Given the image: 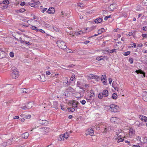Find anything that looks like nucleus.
Masks as SVG:
<instances>
[{"label":"nucleus","mask_w":147,"mask_h":147,"mask_svg":"<svg viewBox=\"0 0 147 147\" xmlns=\"http://www.w3.org/2000/svg\"><path fill=\"white\" fill-rule=\"evenodd\" d=\"M9 55L11 57H13L14 56V53H13V52H10L9 53Z\"/></svg>","instance_id":"41"},{"label":"nucleus","mask_w":147,"mask_h":147,"mask_svg":"<svg viewBox=\"0 0 147 147\" xmlns=\"http://www.w3.org/2000/svg\"><path fill=\"white\" fill-rule=\"evenodd\" d=\"M19 72L17 68H15L12 70V73L11 76L12 78L14 79H16L18 77Z\"/></svg>","instance_id":"2"},{"label":"nucleus","mask_w":147,"mask_h":147,"mask_svg":"<svg viewBox=\"0 0 147 147\" xmlns=\"http://www.w3.org/2000/svg\"><path fill=\"white\" fill-rule=\"evenodd\" d=\"M53 29L55 31L57 32H58L59 31V29L57 28L56 27H54L53 28Z\"/></svg>","instance_id":"49"},{"label":"nucleus","mask_w":147,"mask_h":147,"mask_svg":"<svg viewBox=\"0 0 147 147\" xmlns=\"http://www.w3.org/2000/svg\"><path fill=\"white\" fill-rule=\"evenodd\" d=\"M75 78V75H73L71 77V78H70V80L72 81H73Z\"/></svg>","instance_id":"55"},{"label":"nucleus","mask_w":147,"mask_h":147,"mask_svg":"<svg viewBox=\"0 0 147 147\" xmlns=\"http://www.w3.org/2000/svg\"><path fill=\"white\" fill-rule=\"evenodd\" d=\"M31 117V115H25L24 117L26 119H29Z\"/></svg>","instance_id":"51"},{"label":"nucleus","mask_w":147,"mask_h":147,"mask_svg":"<svg viewBox=\"0 0 147 147\" xmlns=\"http://www.w3.org/2000/svg\"><path fill=\"white\" fill-rule=\"evenodd\" d=\"M110 106V110L112 112H116L119 108L118 106L114 104L111 105Z\"/></svg>","instance_id":"3"},{"label":"nucleus","mask_w":147,"mask_h":147,"mask_svg":"<svg viewBox=\"0 0 147 147\" xmlns=\"http://www.w3.org/2000/svg\"><path fill=\"white\" fill-rule=\"evenodd\" d=\"M37 32H40L42 33H45V31L41 29H38Z\"/></svg>","instance_id":"43"},{"label":"nucleus","mask_w":147,"mask_h":147,"mask_svg":"<svg viewBox=\"0 0 147 147\" xmlns=\"http://www.w3.org/2000/svg\"><path fill=\"white\" fill-rule=\"evenodd\" d=\"M31 28L32 30L36 31L37 32V31L38 29L37 27H36L34 26H32L31 27Z\"/></svg>","instance_id":"32"},{"label":"nucleus","mask_w":147,"mask_h":147,"mask_svg":"<svg viewBox=\"0 0 147 147\" xmlns=\"http://www.w3.org/2000/svg\"><path fill=\"white\" fill-rule=\"evenodd\" d=\"M135 72L138 74H143L144 76H145V73L141 69H139L138 70H136Z\"/></svg>","instance_id":"17"},{"label":"nucleus","mask_w":147,"mask_h":147,"mask_svg":"<svg viewBox=\"0 0 147 147\" xmlns=\"http://www.w3.org/2000/svg\"><path fill=\"white\" fill-rule=\"evenodd\" d=\"M64 91V93L63 94V96L68 97L70 96V94L67 90H66Z\"/></svg>","instance_id":"12"},{"label":"nucleus","mask_w":147,"mask_h":147,"mask_svg":"<svg viewBox=\"0 0 147 147\" xmlns=\"http://www.w3.org/2000/svg\"><path fill=\"white\" fill-rule=\"evenodd\" d=\"M90 93L92 94V95H94V96H95V93L93 90H91L90 91Z\"/></svg>","instance_id":"52"},{"label":"nucleus","mask_w":147,"mask_h":147,"mask_svg":"<svg viewBox=\"0 0 147 147\" xmlns=\"http://www.w3.org/2000/svg\"><path fill=\"white\" fill-rule=\"evenodd\" d=\"M33 103L32 102H29L26 105L28 109L31 108L32 107Z\"/></svg>","instance_id":"18"},{"label":"nucleus","mask_w":147,"mask_h":147,"mask_svg":"<svg viewBox=\"0 0 147 147\" xmlns=\"http://www.w3.org/2000/svg\"><path fill=\"white\" fill-rule=\"evenodd\" d=\"M105 31V29L104 28H101L98 31V34H100L102 32Z\"/></svg>","instance_id":"25"},{"label":"nucleus","mask_w":147,"mask_h":147,"mask_svg":"<svg viewBox=\"0 0 147 147\" xmlns=\"http://www.w3.org/2000/svg\"><path fill=\"white\" fill-rule=\"evenodd\" d=\"M55 12V9L53 7H50L46 12L50 14H53Z\"/></svg>","instance_id":"6"},{"label":"nucleus","mask_w":147,"mask_h":147,"mask_svg":"<svg viewBox=\"0 0 147 147\" xmlns=\"http://www.w3.org/2000/svg\"><path fill=\"white\" fill-rule=\"evenodd\" d=\"M130 51H127L125 53H124L123 55L125 56H127L129 55L130 53Z\"/></svg>","instance_id":"33"},{"label":"nucleus","mask_w":147,"mask_h":147,"mask_svg":"<svg viewBox=\"0 0 147 147\" xmlns=\"http://www.w3.org/2000/svg\"><path fill=\"white\" fill-rule=\"evenodd\" d=\"M124 140V139H122L121 138H119L118 139V140L117 141V142L118 143H119V142H123V141Z\"/></svg>","instance_id":"45"},{"label":"nucleus","mask_w":147,"mask_h":147,"mask_svg":"<svg viewBox=\"0 0 147 147\" xmlns=\"http://www.w3.org/2000/svg\"><path fill=\"white\" fill-rule=\"evenodd\" d=\"M145 125V124L144 123H143V122L140 123L139 122V125H138V127H141L142 125Z\"/></svg>","instance_id":"38"},{"label":"nucleus","mask_w":147,"mask_h":147,"mask_svg":"<svg viewBox=\"0 0 147 147\" xmlns=\"http://www.w3.org/2000/svg\"><path fill=\"white\" fill-rule=\"evenodd\" d=\"M68 110L69 111L72 112L74 111L75 110L74 108L73 107L69 108Z\"/></svg>","instance_id":"29"},{"label":"nucleus","mask_w":147,"mask_h":147,"mask_svg":"<svg viewBox=\"0 0 147 147\" xmlns=\"http://www.w3.org/2000/svg\"><path fill=\"white\" fill-rule=\"evenodd\" d=\"M88 77L90 79H95L97 80H98L99 78V76L94 74L90 75Z\"/></svg>","instance_id":"7"},{"label":"nucleus","mask_w":147,"mask_h":147,"mask_svg":"<svg viewBox=\"0 0 147 147\" xmlns=\"http://www.w3.org/2000/svg\"><path fill=\"white\" fill-rule=\"evenodd\" d=\"M29 5L31 7H34L35 6L34 3H29Z\"/></svg>","instance_id":"57"},{"label":"nucleus","mask_w":147,"mask_h":147,"mask_svg":"<svg viewBox=\"0 0 147 147\" xmlns=\"http://www.w3.org/2000/svg\"><path fill=\"white\" fill-rule=\"evenodd\" d=\"M117 84L115 82L113 81L112 84V86L113 87H115V86H117Z\"/></svg>","instance_id":"35"},{"label":"nucleus","mask_w":147,"mask_h":147,"mask_svg":"<svg viewBox=\"0 0 147 147\" xmlns=\"http://www.w3.org/2000/svg\"><path fill=\"white\" fill-rule=\"evenodd\" d=\"M69 85L68 81L67 80L65 82H63L64 86L65 87H68Z\"/></svg>","instance_id":"24"},{"label":"nucleus","mask_w":147,"mask_h":147,"mask_svg":"<svg viewBox=\"0 0 147 147\" xmlns=\"http://www.w3.org/2000/svg\"><path fill=\"white\" fill-rule=\"evenodd\" d=\"M2 3L4 4L8 5L9 4V3L8 0H5L3 1Z\"/></svg>","instance_id":"27"},{"label":"nucleus","mask_w":147,"mask_h":147,"mask_svg":"<svg viewBox=\"0 0 147 147\" xmlns=\"http://www.w3.org/2000/svg\"><path fill=\"white\" fill-rule=\"evenodd\" d=\"M81 85V83L80 82L78 81L77 83V86L79 87Z\"/></svg>","instance_id":"53"},{"label":"nucleus","mask_w":147,"mask_h":147,"mask_svg":"<svg viewBox=\"0 0 147 147\" xmlns=\"http://www.w3.org/2000/svg\"><path fill=\"white\" fill-rule=\"evenodd\" d=\"M115 8V4H112L110 5L108 8L109 11H113Z\"/></svg>","instance_id":"8"},{"label":"nucleus","mask_w":147,"mask_h":147,"mask_svg":"<svg viewBox=\"0 0 147 147\" xmlns=\"http://www.w3.org/2000/svg\"><path fill=\"white\" fill-rule=\"evenodd\" d=\"M64 138H65L64 137L63 134H61L59 138H58V140L60 141L63 140H64Z\"/></svg>","instance_id":"21"},{"label":"nucleus","mask_w":147,"mask_h":147,"mask_svg":"<svg viewBox=\"0 0 147 147\" xmlns=\"http://www.w3.org/2000/svg\"><path fill=\"white\" fill-rule=\"evenodd\" d=\"M129 61L131 64H132L133 63L134 60L133 58L129 57Z\"/></svg>","instance_id":"31"},{"label":"nucleus","mask_w":147,"mask_h":147,"mask_svg":"<svg viewBox=\"0 0 147 147\" xmlns=\"http://www.w3.org/2000/svg\"><path fill=\"white\" fill-rule=\"evenodd\" d=\"M64 105L62 104H60V107H61V109L63 111H65V109L64 108H63Z\"/></svg>","instance_id":"42"},{"label":"nucleus","mask_w":147,"mask_h":147,"mask_svg":"<svg viewBox=\"0 0 147 147\" xmlns=\"http://www.w3.org/2000/svg\"><path fill=\"white\" fill-rule=\"evenodd\" d=\"M109 81L110 84H111V83L112 82V80L111 78H109Z\"/></svg>","instance_id":"54"},{"label":"nucleus","mask_w":147,"mask_h":147,"mask_svg":"<svg viewBox=\"0 0 147 147\" xmlns=\"http://www.w3.org/2000/svg\"><path fill=\"white\" fill-rule=\"evenodd\" d=\"M112 98L113 99L116 100L117 97V95L116 93H114L112 96Z\"/></svg>","instance_id":"23"},{"label":"nucleus","mask_w":147,"mask_h":147,"mask_svg":"<svg viewBox=\"0 0 147 147\" xmlns=\"http://www.w3.org/2000/svg\"><path fill=\"white\" fill-rule=\"evenodd\" d=\"M56 43L58 47L62 49H65L67 48V46L65 43L64 41L61 40V38H58Z\"/></svg>","instance_id":"1"},{"label":"nucleus","mask_w":147,"mask_h":147,"mask_svg":"<svg viewBox=\"0 0 147 147\" xmlns=\"http://www.w3.org/2000/svg\"><path fill=\"white\" fill-rule=\"evenodd\" d=\"M143 142L144 143H147V138L145 137L144 138L143 140Z\"/></svg>","instance_id":"44"},{"label":"nucleus","mask_w":147,"mask_h":147,"mask_svg":"<svg viewBox=\"0 0 147 147\" xmlns=\"http://www.w3.org/2000/svg\"><path fill=\"white\" fill-rule=\"evenodd\" d=\"M103 59L102 56L98 57L96 58V60L98 61H100Z\"/></svg>","instance_id":"37"},{"label":"nucleus","mask_w":147,"mask_h":147,"mask_svg":"<svg viewBox=\"0 0 147 147\" xmlns=\"http://www.w3.org/2000/svg\"><path fill=\"white\" fill-rule=\"evenodd\" d=\"M143 30L145 31L147 30V28H146V26L143 27Z\"/></svg>","instance_id":"63"},{"label":"nucleus","mask_w":147,"mask_h":147,"mask_svg":"<svg viewBox=\"0 0 147 147\" xmlns=\"http://www.w3.org/2000/svg\"><path fill=\"white\" fill-rule=\"evenodd\" d=\"M139 118L143 121L146 122L147 120V117L142 115H140Z\"/></svg>","instance_id":"10"},{"label":"nucleus","mask_w":147,"mask_h":147,"mask_svg":"<svg viewBox=\"0 0 147 147\" xmlns=\"http://www.w3.org/2000/svg\"><path fill=\"white\" fill-rule=\"evenodd\" d=\"M22 91L24 93H28L29 92V90L25 88H22Z\"/></svg>","instance_id":"22"},{"label":"nucleus","mask_w":147,"mask_h":147,"mask_svg":"<svg viewBox=\"0 0 147 147\" xmlns=\"http://www.w3.org/2000/svg\"><path fill=\"white\" fill-rule=\"evenodd\" d=\"M29 136V134L28 132H25L23 133L22 134V136L23 138L24 139H27Z\"/></svg>","instance_id":"19"},{"label":"nucleus","mask_w":147,"mask_h":147,"mask_svg":"<svg viewBox=\"0 0 147 147\" xmlns=\"http://www.w3.org/2000/svg\"><path fill=\"white\" fill-rule=\"evenodd\" d=\"M58 102L57 101H54L53 102V107L55 108L56 109H57L58 108Z\"/></svg>","instance_id":"13"},{"label":"nucleus","mask_w":147,"mask_h":147,"mask_svg":"<svg viewBox=\"0 0 147 147\" xmlns=\"http://www.w3.org/2000/svg\"><path fill=\"white\" fill-rule=\"evenodd\" d=\"M21 108L24 110H26L27 109H28L26 105L25 106L21 107Z\"/></svg>","instance_id":"48"},{"label":"nucleus","mask_w":147,"mask_h":147,"mask_svg":"<svg viewBox=\"0 0 147 147\" xmlns=\"http://www.w3.org/2000/svg\"><path fill=\"white\" fill-rule=\"evenodd\" d=\"M136 46V44L135 43H133V45H132L131 47H135Z\"/></svg>","instance_id":"59"},{"label":"nucleus","mask_w":147,"mask_h":147,"mask_svg":"<svg viewBox=\"0 0 147 147\" xmlns=\"http://www.w3.org/2000/svg\"><path fill=\"white\" fill-rule=\"evenodd\" d=\"M106 76L105 75H102V78H101V81L104 84H105L107 82V80L106 79Z\"/></svg>","instance_id":"15"},{"label":"nucleus","mask_w":147,"mask_h":147,"mask_svg":"<svg viewBox=\"0 0 147 147\" xmlns=\"http://www.w3.org/2000/svg\"><path fill=\"white\" fill-rule=\"evenodd\" d=\"M111 15L107 16H105V17L104 20H107L110 17H111Z\"/></svg>","instance_id":"46"},{"label":"nucleus","mask_w":147,"mask_h":147,"mask_svg":"<svg viewBox=\"0 0 147 147\" xmlns=\"http://www.w3.org/2000/svg\"><path fill=\"white\" fill-rule=\"evenodd\" d=\"M82 105H84L86 103V101L85 100H83L80 102Z\"/></svg>","instance_id":"47"},{"label":"nucleus","mask_w":147,"mask_h":147,"mask_svg":"<svg viewBox=\"0 0 147 147\" xmlns=\"http://www.w3.org/2000/svg\"><path fill=\"white\" fill-rule=\"evenodd\" d=\"M103 19L102 18H98L95 20L94 22L98 24L101 23Z\"/></svg>","instance_id":"11"},{"label":"nucleus","mask_w":147,"mask_h":147,"mask_svg":"<svg viewBox=\"0 0 147 147\" xmlns=\"http://www.w3.org/2000/svg\"><path fill=\"white\" fill-rule=\"evenodd\" d=\"M116 53V49H113L112 50H110L109 51V53Z\"/></svg>","instance_id":"30"},{"label":"nucleus","mask_w":147,"mask_h":147,"mask_svg":"<svg viewBox=\"0 0 147 147\" xmlns=\"http://www.w3.org/2000/svg\"><path fill=\"white\" fill-rule=\"evenodd\" d=\"M47 9V8H45L43 9H42L41 10V11L42 13H44L45 11H46Z\"/></svg>","instance_id":"56"},{"label":"nucleus","mask_w":147,"mask_h":147,"mask_svg":"<svg viewBox=\"0 0 147 147\" xmlns=\"http://www.w3.org/2000/svg\"><path fill=\"white\" fill-rule=\"evenodd\" d=\"M39 78H38V79L40 81L42 82H44L45 81V77L43 75H41V76H39Z\"/></svg>","instance_id":"20"},{"label":"nucleus","mask_w":147,"mask_h":147,"mask_svg":"<svg viewBox=\"0 0 147 147\" xmlns=\"http://www.w3.org/2000/svg\"><path fill=\"white\" fill-rule=\"evenodd\" d=\"M134 131H133L132 129H130L129 131V135L132 136V135L134 134Z\"/></svg>","instance_id":"26"},{"label":"nucleus","mask_w":147,"mask_h":147,"mask_svg":"<svg viewBox=\"0 0 147 147\" xmlns=\"http://www.w3.org/2000/svg\"><path fill=\"white\" fill-rule=\"evenodd\" d=\"M102 93H100L98 95V97L100 99L102 98L103 97V95H102Z\"/></svg>","instance_id":"40"},{"label":"nucleus","mask_w":147,"mask_h":147,"mask_svg":"<svg viewBox=\"0 0 147 147\" xmlns=\"http://www.w3.org/2000/svg\"><path fill=\"white\" fill-rule=\"evenodd\" d=\"M94 131L92 129H89L86 131V135L87 136L90 135V136H92L93 135Z\"/></svg>","instance_id":"5"},{"label":"nucleus","mask_w":147,"mask_h":147,"mask_svg":"<svg viewBox=\"0 0 147 147\" xmlns=\"http://www.w3.org/2000/svg\"><path fill=\"white\" fill-rule=\"evenodd\" d=\"M69 133L67 132H66V133H65L64 134H63L64 137L66 139H67L69 136Z\"/></svg>","instance_id":"28"},{"label":"nucleus","mask_w":147,"mask_h":147,"mask_svg":"<svg viewBox=\"0 0 147 147\" xmlns=\"http://www.w3.org/2000/svg\"><path fill=\"white\" fill-rule=\"evenodd\" d=\"M145 101L147 102V95L143 96L142 98Z\"/></svg>","instance_id":"36"},{"label":"nucleus","mask_w":147,"mask_h":147,"mask_svg":"<svg viewBox=\"0 0 147 147\" xmlns=\"http://www.w3.org/2000/svg\"><path fill=\"white\" fill-rule=\"evenodd\" d=\"M50 74H51V72L50 71H46V74L47 75H50Z\"/></svg>","instance_id":"64"},{"label":"nucleus","mask_w":147,"mask_h":147,"mask_svg":"<svg viewBox=\"0 0 147 147\" xmlns=\"http://www.w3.org/2000/svg\"><path fill=\"white\" fill-rule=\"evenodd\" d=\"M47 121L45 120H41L40 119L39 120V123L42 125H46L47 124Z\"/></svg>","instance_id":"16"},{"label":"nucleus","mask_w":147,"mask_h":147,"mask_svg":"<svg viewBox=\"0 0 147 147\" xmlns=\"http://www.w3.org/2000/svg\"><path fill=\"white\" fill-rule=\"evenodd\" d=\"M141 137L139 136L137 137V139L138 140H139V141H140L141 140Z\"/></svg>","instance_id":"60"},{"label":"nucleus","mask_w":147,"mask_h":147,"mask_svg":"<svg viewBox=\"0 0 147 147\" xmlns=\"http://www.w3.org/2000/svg\"><path fill=\"white\" fill-rule=\"evenodd\" d=\"M102 95H103L105 97H107L108 95V92L107 90H103V92L101 93Z\"/></svg>","instance_id":"14"},{"label":"nucleus","mask_w":147,"mask_h":147,"mask_svg":"<svg viewBox=\"0 0 147 147\" xmlns=\"http://www.w3.org/2000/svg\"><path fill=\"white\" fill-rule=\"evenodd\" d=\"M74 66V65H68L67 66V67L69 68L71 67H72V66Z\"/></svg>","instance_id":"62"},{"label":"nucleus","mask_w":147,"mask_h":147,"mask_svg":"<svg viewBox=\"0 0 147 147\" xmlns=\"http://www.w3.org/2000/svg\"><path fill=\"white\" fill-rule=\"evenodd\" d=\"M26 4V3L24 1H23V2H22L20 4V5L21 6H24V5H25Z\"/></svg>","instance_id":"50"},{"label":"nucleus","mask_w":147,"mask_h":147,"mask_svg":"<svg viewBox=\"0 0 147 147\" xmlns=\"http://www.w3.org/2000/svg\"><path fill=\"white\" fill-rule=\"evenodd\" d=\"M142 36L144 38H146L147 36V34H142Z\"/></svg>","instance_id":"58"},{"label":"nucleus","mask_w":147,"mask_h":147,"mask_svg":"<svg viewBox=\"0 0 147 147\" xmlns=\"http://www.w3.org/2000/svg\"><path fill=\"white\" fill-rule=\"evenodd\" d=\"M139 121H136L135 122V124L136 125H137L138 126V125H139Z\"/></svg>","instance_id":"61"},{"label":"nucleus","mask_w":147,"mask_h":147,"mask_svg":"<svg viewBox=\"0 0 147 147\" xmlns=\"http://www.w3.org/2000/svg\"><path fill=\"white\" fill-rule=\"evenodd\" d=\"M77 103L75 102H73L72 104L73 107H74V108H77Z\"/></svg>","instance_id":"39"},{"label":"nucleus","mask_w":147,"mask_h":147,"mask_svg":"<svg viewBox=\"0 0 147 147\" xmlns=\"http://www.w3.org/2000/svg\"><path fill=\"white\" fill-rule=\"evenodd\" d=\"M25 9L23 8H21V9L18 10L19 12L20 13H23L25 11Z\"/></svg>","instance_id":"34"},{"label":"nucleus","mask_w":147,"mask_h":147,"mask_svg":"<svg viewBox=\"0 0 147 147\" xmlns=\"http://www.w3.org/2000/svg\"><path fill=\"white\" fill-rule=\"evenodd\" d=\"M66 90H67L69 92H70L73 94L75 91V90L72 87L69 86L66 88Z\"/></svg>","instance_id":"9"},{"label":"nucleus","mask_w":147,"mask_h":147,"mask_svg":"<svg viewBox=\"0 0 147 147\" xmlns=\"http://www.w3.org/2000/svg\"><path fill=\"white\" fill-rule=\"evenodd\" d=\"M104 128L103 133H107V132H109L111 130V127L105 126Z\"/></svg>","instance_id":"4"}]
</instances>
